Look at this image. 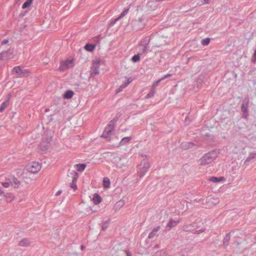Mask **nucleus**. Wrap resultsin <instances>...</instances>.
<instances>
[{"instance_id":"nucleus-42","label":"nucleus","mask_w":256,"mask_h":256,"mask_svg":"<svg viewBox=\"0 0 256 256\" xmlns=\"http://www.w3.org/2000/svg\"><path fill=\"white\" fill-rule=\"evenodd\" d=\"M4 193V190L0 186V194H3Z\"/></svg>"},{"instance_id":"nucleus-25","label":"nucleus","mask_w":256,"mask_h":256,"mask_svg":"<svg viewBox=\"0 0 256 256\" xmlns=\"http://www.w3.org/2000/svg\"><path fill=\"white\" fill-rule=\"evenodd\" d=\"M84 48L87 51L92 52L94 50L95 46L91 44H86L84 46Z\"/></svg>"},{"instance_id":"nucleus-44","label":"nucleus","mask_w":256,"mask_h":256,"mask_svg":"<svg viewBox=\"0 0 256 256\" xmlns=\"http://www.w3.org/2000/svg\"><path fill=\"white\" fill-rule=\"evenodd\" d=\"M204 4H208L210 2V0H203Z\"/></svg>"},{"instance_id":"nucleus-36","label":"nucleus","mask_w":256,"mask_h":256,"mask_svg":"<svg viewBox=\"0 0 256 256\" xmlns=\"http://www.w3.org/2000/svg\"><path fill=\"white\" fill-rule=\"evenodd\" d=\"M160 226H158L156 228H154L152 230V232H154L156 234V233L160 230Z\"/></svg>"},{"instance_id":"nucleus-32","label":"nucleus","mask_w":256,"mask_h":256,"mask_svg":"<svg viewBox=\"0 0 256 256\" xmlns=\"http://www.w3.org/2000/svg\"><path fill=\"white\" fill-rule=\"evenodd\" d=\"M252 62L255 63L256 62V50H254L252 57Z\"/></svg>"},{"instance_id":"nucleus-21","label":"nucleus","mask_w":256,"mask_h":256,"mask_svg":"<svg viewBox=\"0 0 256 256\" xmlns=\"http://www.w3.org/2000/svg\"><path fill=\"white\" fill-rule=\"evenodd\" d=\"M9 106V101L6 100L1 104L0 105V112H3L5 109Z\"/></svg>"},{"instance_id":"nucleus-19","label":"nucleus","mask_w":256,"mask_h":256,"mask_svg":"<svg viewBox=\"0 0 256 256\" xmlns=\"http://www.w3.org/2000/svg\"><path fill=\"white\" fill-rule=\"evenodd\" d=\"M74 94V92L72 90H68L65 92L64 94V98L65 99H70L72 98Z\"/></svg>"},{"instance_id":"nucleus-14","label":"nucleus","mask_w":256,"mask_h":256,"mask_svg":"<svg viewBox=\"0 0 256 256\" xmlns=\"http://www.w3.org/2000/svg\"><path fill=\"white\" fill-rule=\"evenodd\" d=\"M208 180L212 182H222L225 180V178L223 176L217 178L215 176H211L209 178Z\"/></svg>"},{"instance_id":"nucleus-3","label":"nucleus","mask_w":256,"mask_h":256,"mask_svg":"<svg viewBox=\"0 0 256 256\" xmlns=\"http://www.w3.org/2000/svg\"><path fill=\"white\" fill-rule=\"evenodd\" d=\"M132 27L134 29L140 30L143 29L146 26L143 16H140L132 22Z\"/></svg>"},{"instance_id":"nucleus-13","label":"nucleus","mask_w":256,"mask_h":256,"mask_svg":"<svg viewBox=\"0 0 256 256\" xmlns=\"http://www.w3.org/2000/svg\"><path fill=\"white\" fill-rule=\"evenodd\" d=\"M10 186L14 188H18L20 185V181L16 178H13L10 180Z\"/></svg>"},{"instance_id":"nucleus-22","label":"nucleus","mask_w":256,"mask_h":256,"mask_svg":"<svg viewBox=\"0 0 256 256\" xmlns=\"http://www.w3.org/2000/svg\"><path fill=\"white\" fill-rule=\"evenodd\" d=\"M103 186L105 188H108L110 186V180L108 178H104L102 181Z\"/></svg>"},{"instance_id":"nucleus-38","label":"nucleus","mask_w":256,"mask_h":256,"mask_svg":"<svg viewBox=\"0 0 256 256\" xmlns=\"http://www.w3.org/2000/svg\"><path fill=\"white\" fill-rule=\"evenodd\" d=\"M124 204V202L122 200H120V201H118L116 204V205L117 206H123Z\"/></svg>"},{"instance_id":"nucleus-29","label":"nucleus","mask_w":256,"mask_h":256,"mask_svg":"<svg viewBox=\"0 0 256 256\" xmlns=\"http://www.w3.org/2000/svg\"><path fill=\"white\" fill-rule=\"evenodd\" d=\"M210 42V39L208 38H206L202 40L201 42V43L204 46H207L209 44Z\"/></svg>"},{"instance_id":"nucleus-10","label":"nucleus","mask_w":256,"mask_h":256,"mask_svg":"<svg viewBox=\"0 0 256 256\" xmlns=\"http://www.w3.org/2000/svg\"><path fill=\"white\" fill-rule=\"evenodd\" d=\"M133 78L132 77L126 78V82H124L116 90V92H121L124 88L126 87L130 84Z\"/></svg>"},{"instance_id":"nucleus-17","label":"nucleus","mask_w":256,"mask_h":256,"mask_svg":"<svg viewBox=\"0 0 256 256\" xmlns=\"http://www.w3.org/2000/svg\"><path fill=\"white\" fill-rule=\"evenodd\" d=\"M92 202L95 204H98L102 202V198L98 194H95L93 196Z\"/></svg>"},{"instance_id":"nucleus-20","label":"nucleus","mask_w":256,"mask_h":256,"mask_svg":"<svg viewBox=\"0 0 256 256\" xmlns=\"http://www.w3.org/2000/svg\"><path fill=\"white\" fill-rule=\"evenodd\" d=\"M75 168L77 171L82 172L86 168V164H77L74 166Z\"/></svg>"},{"instance_id":"nucleus-43","label":"nucleus","mask_w":256,"mask_h":256,"mask_svg":"<svg viewBox=\"0 0 256 256\" xmlns=\"http://www.w3.org/2000/svg\"><path fill=\"white\" fill-rule=\"evenodd\" d=\"M204 230H200L197 231L196 233H198V234L202 233V232H204Z\"/></svg>"},{"instance_id":"nucleus-18","label":"nucleus","mask_w":256,"mask_h":256,"mask_svg":"<svg viewBox=\"0 0 256 256\" xmlns=\"http://www.w3.org/2000/svg\"><path fill=\"white\" fill-rule=\"evenodd\" d=\"M30 242L27 238L22 240L18 243V245L20 246H30Z\"/></svg>"},{"instance_id":"nucleus-23","label":"nucleus","mask_w":256,"mask_h":256,"mask_svg":"<svg viewBox=\"0 0 256 256\" xmlns=\"http://www.w3.org/2000/svg\"><path fill=\"white\" fill-rule=\"evenodd\" d=\"M6 200L8 202H12L14 198V195L12 193H7L5 195Z\"/></svg>"},{"instance_id":"nucleus-37","label":"nucleus","mask_w":256,"mask_h":256,"mask_svg":"<svg viewBox=\"0 0 256 256\" xmlns=\"http://www.w3.org/2000/svg\"><path fill=\"white\" fill-rule=\"evenodd\" d=\"M156 235V234L153 232L152 231L148 235V238H152L154 236Z\"/></svg>"},{"instance_id":"nucleus-39","label":"nucleus","mask_w":256,"mask_h":256,"mask_svg":"<svg viewBox=\"0 0 256 256\" xmlns=\"http://www.w3.org/2000/svg\"><path fill=\"white\" fill-rule=\"evenodd\" d=\"M154 92L148 94L146 96V98H150L152 96H154Z\"/></svg>"},{"instance_id":"nucleus-31","label":"nucleus","mask_w":256,"mask_h":256,"mask_svg":"<svg viewBox=\"0 0 256 256\" xmlns=\"http://www.w3.org/2000/svg\"><path fill=\"white\" fill-rule=\"evenodd\" d=\"M2 186L6 188H8L10 186V182H2Z\"/></svg>"},{"instance_id":"nucleus-9","label":"nucleus","mask_w":256,"mask_h":256,"mask_svg":"<svg viewBox=\"0 0 256 256\" xmlns=\"http://www.w3.org/2000/svg\"><path fill=\"white\" fill-rule=\"evenodd\" d=\"M73 172L74 176L72 177V182L70 184V186L72 188L75 190L77 189L76 182L78 179V175L75 171H74Z\"/></svg>"},{"instance_id":"nucleus-35","label":"nucleus","mask_w":256,"mask_h":256,"mask_svg":"<svg viewBox=\"0 0 256 256\" xmlns=\"http://www.w3.org/2000/svg\"><path fill=\"white\" fill-rule=\"evenodd\" d=\"M7 52H3L0 54V58L6 57Z\"/></svg>"},{"instance_id":"nucleus-1","label":"nucleus","mask_w":256,"mask_h":256,"mask_svg":"<svg viewBox=\"0 0 256 256\" xmlns=\"http://www.w3.org/2000/svg\"><path fill=\"white\" fill-rule=\"evenodd\" d=\"M216 156V153L214 152L206 154L198 160L199 165L205 166L208 164L215 160Z\"/></svg>"},{"instance_id":"nucleus-15","label":"nucleus","mask_w":256,"mask_h":256,"mask_svg":"<svg viewBox=\"0 0 256 256\" xmlns=\"http://www.w3.org/2000/svg\"><path fill=\"white\" fill-rule=\"evenodd\" d=\"M132 140V137H130V136H127V137L124 138L120 141V142L119 143V146L126 144L130 142V140Z\"/></svg>"},{"instance_id":"nucleus-45","label":"nucleus","mask_w":256,"mask_h":256,"mask_svg":"<svg viewBox=\"0 0 256 256\" xmlns=\"http://www.w3.org/2000/svg\"><path fill=\"white\" fill-rule=\"evenodd\" d=\"M60 193V192H57V194H56V195L59 194Z\"/></svg>"},{"instance_id":"nucleus-28","label":"nucleus","mask_w":256,"mask_h":256,"mask_svg":"<svg viewBox=\"0 0 256 256\" xmlns=\"http://www.w3.org/2000/svg\"><path fill=\"white\" fill-rule=\"evenodd\" d=\"M165 254L164 250H160L155 252L152 256H163Z\"/></svg>"},{"instance_id":"nucleus-7","label":"nucleus","mask_w":256,"mask_h":256,"mask_svg":"<svg viewBox=\"0 0 256 256\" xmlns=\"http://www.w3.org/2000/svg\"><path fill=\"white\" fill-rule=\"evenodd\" d=\"M12 72L17 77H24L29 74V72L20 66H16L12 69Z\"/></svg>"},{"instance_id":"nucleus-30","label":"nucleus","mask_w":256,"mask_h":256,"mask_svg":"<svg viewBox=\"0 0 256 256\" xmlns=\"http://www.w3.org/2000/svg\"><path fill=\"white\" fill-rule=\"evenodd\" d=\"M140 60V57L138 55H134L132 58V60L134 62Z\"/></svg>"},{"instance_id":"nucleus-16","label":"nucleus","mask_w":256,"mask_h":256,"mask_svg":"<svg viewBox=\"0 0 256 256\" xmlns=\"http://www.w3.org/2000/svg\"><path fill=\"white\" fill-rule=\"evenodd\" d=\"M180 222L179 220H170L168 223L167 226L170 228L174 227L179 224Z\"/></svg>"},{"instance_id":"nucleus-24","label":"nucleus","mask_w":256,"mask_h":256,"mask_svg":"<svg viewBox=\"0 0 256 256\" xmlns=\"http://www.w3.org/2000/svg\"><path fill=\"white\" fill-rule=\"evenodd\" d=\"M34 0H26L23 4L22 8L24 9L30 6L33 2Z\"/></svg>"},{"instance_id":"nucleus-8","label":"nucleus","mask_w":256,"mask_h":256,"mask_svg":"<svg viewBox=\"0 0 256 256\" xmlns=\"http://www.w3.org/2000/svg\"><path fill=\"white\" fill-rule=\"evenodd\" d=\"M114 130V126L112 122L108 124L104 128L102 136L105 138H108L112 135Z\"/></svg>"},{"instance_id":"nucleus-6","label":"nucleus","mask_w":256,"mask_h":256,"mask_svg":"<svg viewBox=\"0 0 256 256\" xmlns=\"http://www.w3.org/2000/svg\"><path fill=\"white\" fill-rule=\"evenodd\" d=\"M150 166V165L148 162L146 160L142 161V164L138 167V174L139 176H143L147 172Z\"/></svg>"},{"instance_id":"nucleus-34","label":"nucleus","mask_w":256,"mask_h":256,"mask_svg":"<svg viewBox=\"0 0 256 256\" xmlns=\"http://www.w3.org/2000/svg\"><path fill=\"white\" fill-rule=\"evenodd\" d=\"M162 80L160 78V80H157L156 82H154L152 86H157L158 84Z\"/></svg>"},{"instance_id":"nucleus-11","label":"nucleus","mask_w":256,"mask_h":256,"mask_svg":"<svg viewBox=\"0 0 256 256\" xmlns=\"http://www.w3.org/2000/svg\"><path fill=\"white\" fill-rule=\"evenodd\" d=\"M50 146L49 143L46 142H43L40 143L39 146V151L42 154H44L48 150V147Z\"/></svg>"},{"instance_id":"nucleus-40","label":"nucleus","mask_w":256,"mask_h":256,"mask_svg":"<svg viewBox=\"0 0 256 256\" xmlns=\"http://www.w3.org/2000/svg\"><path fill=\"white\" fill-rule=\"evenodd\" d=\"M171 76L170 74H167L164 76L162 77V78H161V79L162 80H164L165 78H168L169 76Z\"/></svg>"},{"instance_id":"nucleus-41","label":"nucleus","mask_w":256,"mask_h":256,"mask_svg":"<svg viewBox=\"0 0 256 256\" xmlns=\"http://www.w3.org/2000/svg\"><path fill=\"white\" fill-rule=\"evenodd\" d=\"M8 40H4L2 42V44H6L8 43Z\"/></svg>"},{"instance_id":"nucleus-5","label":"nucleus","mask_w":256,"mask_h":256,"mask_svg":"<svg viewBox=\"0 0 256 256\" xmlns=\"http://www.w3.org/2000/svg\"><path fill=\"white\" fill-rule=\"evenodd\" d=\"M104 64V62L100 58H96L94 60H92L91 68L92 73L95 74H98L100 73V67Z\"/></svg>"},{"instance_id":"nucleus-2","label":"nucleus","mask_w":256,"mask_h":256,"mask_svg":"<svg viewBox=\"0 0 256 256\" xmlns=\"http://www.w3.org/2000/svg\"><path fill=\"white\" fill-rule=\"evenodd\" d=\"M42 164L38 162H32L26 164V170L29 172L36 174L41 170Z\"/></svg>"},{"instance_id":"nucleus-27","label":"nucleus","mask_w":256,"mask_h":256,"mask_svg":"<svg viewBox=\"0 0 256 256\" xmlns=\"http://www.w3.org/2000/svg\"><path fill=\"white\" fill-rule=\"evenodd\" d=\"M128 12V10L127 9V10H124L120 16L118 17L116 20L117 21V20H120V19H121Z\"/></svg>"},{"instance_id":"nucleus-4","label":"nucleus","mask_w":256,"mask_h":256,"mask_svg":"<svg viewBox=\"0 0 256 256\" xmlns=\"http://www.w3.org/2000/svg\"><path fill=\"white\" fill-rule=\"evenodd\" d=\"M74 66V60L73 58H68L62 61L60 63L58 70L61 72L65 71Z\"/></svg>"},{"instance_id":"nucleus-33","label":"nucleus","mask_w":256,"mask_h":256,"mask_svg":"<svg viewBox=\"0 0 256 256\" xmlns=\"http://www.w3.org/2000/svg\"><path fill=\"white\" fill-rule=\"evenodd\" d=\"M187 144H188V146H186V145L183 146V147H184L186 148H191L194 146L193 143H192V142H188V143H187Z\"/></svg>"},{"instance_id":"nucleus-12","label":"nucleus","mask_w":256,"mask_h":256,"mask_svg":"<svg viewBox=\"0 0 256 256\" xmlns=\"http://www.w3.org/2000/svg\"><path fill=\"white\" fill-rule=\"evenodd\" d=\"M113 164L118 168H122L124 166L122 158L120 156H116L114 158Z\"/></svg>"},{"instance_id":"nucleus-26","label":"nucleus","mask_w":256,"mask_h":256,"mask_svg":"<svg viewBox=\"0 0 256 256\" xmlns=\"http://www.w3.org/2000/svg\"><path fill=\"white\" fill-rule=\"evenodd\" d=\"M119 256H132V253L128 250H123L121 252Z\"/></svg>"}]
</instances>
